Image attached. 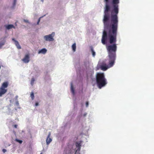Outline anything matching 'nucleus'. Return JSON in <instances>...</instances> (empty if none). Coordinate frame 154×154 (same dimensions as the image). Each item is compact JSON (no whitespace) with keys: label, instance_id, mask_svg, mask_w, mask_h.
<instances>
[{"label":"nucleus","instance_id":"nucleus-28","mask_svg":"<svg viewBox=\"0 0 154 154\" xmlns=\"http://www.w3.org/2000/svg\"><path fill=\"white\" fill-rule=\"evenodd\" d=\"M17 125H14V127L15 128H17Z\"/></svg>","mask_w":154,"mask_h":154},{"label":"nucleus","instance_id":"nucleus-24","mask_svg":"<svg viewBox=\"0 0 154 154\" xmlns=\"http://www.w3.org/2000/svg\"><path fill=\"white\" fill-rule=\"evenodd\" d=\"M86 107H88V102H87L86 103Z\"/></svg>","mask_w":154,"mask_h":154},{"label":"nucleus","instance_id":"nucleus-23","mask_svg":"<svg viewBox=\"0 0 154 154\" xmlns=\"http://www.w3.org/2000/svg\"><path fill=\"white\" fill-rule=\"evenodd\" d=\"M24 21L26 23H29V21L27 20H24Z\"/></svg>","mask_w":154,"mask_h":154},{"label":"nucleus","instance_id":"nucleus-27","mask_svg":"<svg viewBox=\"0 0 154 154\" xmlns=\"http://www.w3.org/2000/svg\"><path fill=\"white\" fill-rule=\"evenodd\" d=\"M38 102L36 103L35 104V106H38Z\"/></svg>","mask_w":154,"mask_h":154},{"label":"nucleus","instance_id":"nucleus-6","mask_svg":"<svg viewBox=\"0 0 154 154\" xmlns=\"http://www.w3.org/2000/svg\"><path fill=\"white\" fill-rule=\"evenodd\" d=\"M54 35L55 33L52 32L51 34L45 36L44 38L47 41H53L54 40Z\"/></svg>","mask_w":154,"mask_h":154},{"label":"nucleus","instance_id":"nucleus-34","mask_svg":"<svg viewBox=\"0 0 154 154\" xmlns=\"http://www.w3.org/2000/svg\"><path fill=\"white\" fill-rule=\"evenodd\" d=\"M40 154H42V153H40Z\"/></svg>","mask_w":154,"mask_h":154},{"label":"nucleus","instance_id":"nucleus-5","mask_svg":"<svg viewBox=\"0 0 154 154\" xmlns=\"http://www.w3.org/2000/svg\"><path fill=\"white\" fill-rule=\"evenodd\" d=\"M8 85V82H5L3 83L1 87H0V91L2 95L5 94L7 91V89L5 88H7Z\"/></svg>","mask_w":154,"mask_h":154},{"label":"nucleus","instance_id":"nucleus-19","mask_svg":"<svg viewBox=\"0 0 154 154\" xmlns=\"http://www.w3.org/2000/svg\"><path fill=\"white\" fill-rule=\"evenodd\" d=\"M35 81V79H34V78H32L30 83V84L32 86L33 85Z\"/></svg>","mask_w":154,"mask_h":154},{"label":"nucleus","instance_id":"nucleus-13","mask_svg":"<svg viewBox=\"0 0 154 154\" xmlns=\"http://www.w3.org/2000/svg\"><path fill=\"white\" fill-rule=\"evenodd\" d=\"M15 44L18 49H20L21 48V46L19 45V43L18 41H15Z\"/></svg>","mask_w":154,"mask_h":154},{"label":"nucleus","instance_id":"nucleus-8","mask_svg":"<svg viewBox=\"0 0 154 154\" xmlns=\"http://www.w3.org/2000/svg\"><path fill=\"white\" fill-rule=\"evenodd\" d=\"M51 136V133H49L48 137L46 140V142L47 144V145H48L49 143L51 142L52 140V139L51 138H50V137Z\"/></svg>","mask_w":154,"mask_h":154},{"label":"nucleus","instance_id":"nucleus-22","mask_svg":"<svg viewBox=\"0 0 154 154\" xmlns=\"http://www.w3.org/2000/svg\"><path fill=\"white\" fill-rule=\"evenodd\" d=\"M6 150L5 149H2V152L3 153L5 152H6Z\"/></svg>","mask_w":154,"mask_h":154},{"label":"nucleus","instance_id":"nucleus-14","mask_svg":"<svg viewBox=\"0 0 154 154\" xmlns=\"http://www.w3.org/2000/svg\"><path fill=\"white\" fill-rule=\"evenodd\" d=\"M90 49L92 53V55L93 57H94L95 55V52L94 51V50L93 48V47L92 46L90 47Z\"/></svg>","mask_w":154,"mask_h":154},{"label":"nucleus","instance_id":"nucleus-18","mask_svg":"<svg viewBox=\"0 0 154 154\" xmlns=\"http://www.w3.org/2000/svg\"><path fill=\"white\" fill-rule=\"evenodd\" d=\"M17 1V0H14L13 5L12 7V8H14V7H15L16 5Z\"/></svg>","mask_w":154,"mask_h":154},{"label":"nucleus","instance_id":"nucleus-30","mask_svg":"<svg viewBox=\"0 0 154 154\" xmlns=\"http://www.w3.org/2000/svg\"><path fill=\"white\" fill-rule=\"evenodd\" d=\"M37 24H38V19H37Z\"/></svg>","mask_w":154,"mask_h":154},{"label":"nucleus","instance_id":"nucleus-2","mask_svg":"<svg viewBox=\"0 0 154 154\" xmlns=\"http://www.w3.org/2000/svg\"><path fill=\"white\" fill-rule=\"evenodd\" d=\"M105 2V6L104 10V15L103 20L104 24H108V22L109 20L110 14L109 11L111 9V6L109 4V0H104ZM119 3V0H111V6H118Z\"/></svg>","mask_w":154,"mask_h":154},{"label":"nucleus","instance_id":"nucleus-32","mask_svg":"<svg viewBox=\"0 0 154 154\" xmlns=\"http://www.w3.org/2000/svg\"><path fill=\"white\" fill-rule=\"evenodd\" d=\"M41 1L42 2H43V0H41Z\"/></svg>","mask_w":154,"mask_h":154},{"label":"nucleus","instance_id":"nucleus-12","mask_svg":"<svg viewBox=\"0 0 154 154\" xmlns=\"http://www.w3.org/2000/svg\"><path fill=\"white\" fill-rule=\"evenodd\" d=\"M71 90L73 95H74L75 94V91L72 83L71 84Z\"/></svg>","mask_w":154,"mask_h":154},{"label":"nucleus","instance_id":"nucleus-17","mask_svg":"<svg viewBox=\"0 0 154 154\" xmlns=\"http://www.w3.org/2000/svg\"><path fill=\"white\" fill-rule=\"evenodd\" d=\"M30 97L31 98V99L32 100H33L34 99V94L33 92H32L31 93V94H30Z\"/></svg>","mask_w":154,"mask_h":154},{"label":"nucleus","instance_id":"nucleus-1","mask_svg":"<svg viewBox=\"0 0 154 154\" xmlns=\"http://www.w3.org/2000/svg\"><path fill=\"white\" fill-rule=\"evenodd\" d=\"M112 10L110 11V18L111 24L109 26V29L107 33L106 31L104 30L102 38V42L103 44H105L106 41L108 38L110 44L112 45H109L106 47L109 58L112 61H115L116 57V52L117 47L116 42V37L118 28V14L119 13V7L114 6H111Z\"/></svg>","mask_w":154,"mask_h":154},{"label":"nucleus","instance_id":"nucleus-20","mask_svg":"<svg viewBox=\"0 0 154 154\" xmlns=\"http://www.w3.org/2000/svg\"><path fill=\"white\" fill-rule=\"evenodd\" d=\"M15 141L20 144L22 143L23 142V141L22 140H20L17 139H15Z\"/></svg>","mask_w":154,"mask_h":154},{"label":"nucleus","instance_id":"nucleus-15","mask_svg":"<svg viewBox=\"0 0 154 154\" xmlns=\"http://www.w3.org/2000/svg\"><path fill=\"white\" fill-rule=\"evenodd\" d=\"M72 50L73 52H75L76 50V43H74L72 45Z\"/></svg>","mask_w":154,"mask_h":154},{"label":"nucleus","instance_id":"nucleus-33","mask_svg":"<svg viewBox=\"0 0 154 154\" xmlns=\"http://www.w3.org/2000/svg\"><path fill=\"white\" fill-rule=\"evenodd\" d=\"M39 22H40V18H39Z\"/></svg>","mask_w":154,"mask_h":154},{"label":"nucleus","instance_id":"nucleus-25","mask_svg":"<svg viewBox=\"0 0 154 154\" xmlns=\"http://www.w3.org/2000/svg\"><path fill=\"white\" fill-rule=\"evenodd\" d=\"M12 40L15 43V41H17L14 38H13L12 39Z\"/></svg>","mask_w":154,"mask_h":154},{"label":"nucleus","instance_id":"nucleus-10","mask_svg":"<svg viewBox=\"0 0 154 154\" xmlns=\"http://www.w3.org/2000/svg\"><path fill=\"white\" fill-rule=\"evenodd\" d=\"M47 50L46 48H43L39 51V54L41 53L43 54H45L47 52Z\"/></svg>","mask_w":154,"mask_h":154},{"label":"nucleus","instance_id":"nucleus-7","mask_svg":"<svg viewBox=\"0 0 154 154\" xmlns=\"http://www.w3.org/2000/svg\"><path fill=\"white\" fill-rule=\"evenodd\" d=\"M25 63H28L29 61V54H26L22 60Z\"/></svg>","mask_w":154,"mask_h":154},{"label":"nucleus","instance_id":"nucleus-11","mask_svg":"<svg viewBox=\"0 0 154 154\" xmlns=\"http://www.w3.org/2000/svg\"><path fill=\"white\" fill-rule=\"evenodd\" d=\"M76 147L78 148V150L79 151L80 150L81 146V143L76 142Z\"/></svg>","mask_w":154,"mask_h":154},{"label":"nucleus","instance_id":"nucleus-29","mask_svg":"<svg viewBox=\"0 0 154 154\" xmlns=\"http://www.w3.org/2000/svg\"><path fill=\"white\" fill-rule=\"evenodd\" d=\"M18 97V96H16L15 97V99H16L17 100V99Z\"/></svg>","mask_w":154,"mask_h":154},{"label":"nucleus","instance_id":"nucleus-9","mask_svg":"<svg viewBox=\"0 0 154 154\" xmlns=\"http://www.w3.org/2000/svg\"><path fill=\"white\" fill-rule=\"evenodd\" d=\"M5 27L6 29L8 30H9L10 29H12V28H13L15 29V27L12 24H8L7 25H5Z\"/></svg>","mask_w":154,"mask_h":154},{"label":"nucleus","instance_id":"nucleus-31","mask_svg":"<svg viewBox=\"0 0 154 154\" xmlns=\"http://www.w3.org/2000/svg\"><path fill=\"white\" fill-rule=\"evenodd\" d=\"M87 114L86 113H85L84 115V116H85Z\"/></svg>","mask_w":154,"mask_h":154},{"label":"nucleus","instance_id":"nucleus-26","mask_svg":"<svg viewBox=\"0 0 154 154\" xmlns=\"http://www.w3.org/2000/svg\"><path fill=\"white\" fill-rule=\"evenodd\" d=\"M37 17H38V14L36 15V14H35V18H37Z\"/></svg>","mask_w":154,"mask_h":154},{"label":"nucleus","instance_id":"nucleus-4","mask_svg":"<svg viewBox=\"0 0 154 154\" xmlns=\"http://www.w3.org/2000/svg\"><path fill=\"white\" fill-rule=\"evenodd\" d=\"M115 61L111 60L109 59V64L107 65L106 63H103L100 66V69L103 71H106L109 68L112 67L114 64Z\"/></svg>","mask_w":154,"mask_h":154},{"label":"nucleus","instance_id":"nucleus-3","mask_svg":"<svg viewBox=\"0 0 154 154\" xmlns=\"http://www.w3.org/2000/svg\"><path fill=\"white\" fill-rule=\"evenodd\" d=\"M96 81L97 85L100 89L107 84L106 80L103 73H97L96 75Z\"/></svg>","mask_w":154,"mask_h":154},{"label":"nucleus","instance_id":"nucleus-21","mask_svg":"<svg viewBox=\"0 0 154 154\" xmlns=\"http://www.w3.org/2000/svg\"><path fill=\"white\" fill-rule=\"evenodd\" d=\"M15 104H16V105L17 106H18L19 105V104L18 101L17 100H16V103H15Z\"/></svg>","mask_w":154,"mask_h":154},{"label":"nucleus","instance_id":"nucleus-16","mask_svg":"<svg viewBox=\"0 0 154 154\" xmlns=\"http://www.w3.org/2000/svg\"><path fill=\"white\" fill-rule=\"evenodd\" d=\"M5 41L4 40L0 42V48H1L2 46L4 45Z\"/></svg>","mask_w":154,"mask_h":154}]
</instances>
